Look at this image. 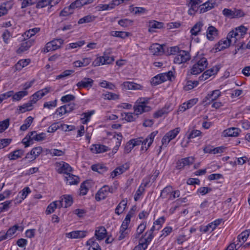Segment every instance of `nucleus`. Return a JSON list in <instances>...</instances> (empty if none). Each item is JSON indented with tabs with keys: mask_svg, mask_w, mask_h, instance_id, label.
<instances>
[{
	"mask_svg": "<svg viewBox=\"0 0 250 250\" xmlns=\"http://www.w3.org/2000/svg\"><path fill=\"white\" fill-rule=\"evenodd\" d=\"M102 96L104 99L109 100H116L119 99L120 98L119 95L112 92L104 93Z\"/></svg>",
	"mask_w": 250,
	"mask_h": 250,
	"instance_id": "a18cd8bd",
	"label": "nucleus"
},
{
	"mask_svg": "<svg viewBox=\"0 0 250 250\" xmlns=\"http://www.w3.org/2000/svg\"><path fill=\"white\" fill-rule=\"evenodd\" d=\"M61 200H63V206L62 208H66L70 207L73 203L72 197L69 195H64Z\"/></svg>",
	"mask_w": 250,
	"mask_h": 250,
	"instance_id": "ea45409f",
	"label": "nucleus"
},
{
	"mask_svg": "<svg viewBox=\"0 0 250 250\" xmlns=\"http://www.w3.org/2000/svg\"><path fill=\"white\" fill-rule=\"evenodd\" d=\"M91 169L92 170L97 171L101 174H103L107 170V168L106 167L99 164L92 165Z\"/></svg>",
	"mask_w": 250,
	"mask_h": 250,
	"instance_id": "79ce46f5",
	"label": "nucleus"
},
{
	"mask_svg": "<svg viewBox=\"0 0 250 250\" xmlns=\"http://www.w3.org/2000/svg\"><path fill=\"white\" fill-rule=\"evenodd\" d=\"M51 89L50 87H46L40 90L33 94L31 97V99L33 103H36L39 99H41Z\"/></svg>",
	"mask_w": 250,
	"mask_h": 250,
	"instance_id": "ddd939ff",
	"label": "nucleus"
},
{
	"mask_svg": "<svg viewBox=\"0 0 250 250\" xmlns=\"http://www.w3.org/2000/svg\"><path fill=\"white\" fill-rule=\"evenodd\" d=\"M28 94L26 91H21L16 93L14 95L13 94L12 99L13 101H20L24 96L27 95Z\"/></svg>",
	"mask_w": 250,
	"mask_h": 250,
	"instance_id": "603ef678",
	"label": "nucleus"
},
{
	"mask_svg": "<svg viewBox=\"0 0 250 250\" xmlns=\"http://www.w3.org/2000/svg\"><path fill=\"white\" fill-rule=\"evenodd\" d=\"M195 161V159L193 157H188L181 159L177 161L176 164V168L177 169H182L186 166H189L192 165Z\"/></svg>",
	"mask_w": 250,
	"mask_h": 250,
	"instance_id": "6e6552de",
	"label": "nucleus"
},
{
	"mask_svg": "<svg viewBox=\"0 0 250 250\" xmlns=\"http://www.w3.org/2000/svg\"><path fill=\"white\" fill-rule=\"evenodd\" d=\"M94 81L90 78L84 77L81 81L78 82L76 85L79 89L83 88L89 89L92 87Z\"/></svg>",
	"mask_w": 250,
	"mask_h": 250,
	"instance_id": "1a4fd4ad",
	"label": "nucleus"
},
{
	"mask_svg": "<svg viewBox=\"0 0 250 250\" xmlns=\"http://www.w3.org/2000/svg\"><path fill=\"white\" fill-rule=\"evenodd\" d=\"M133 215V212L132 211H129L127 215H126L125 218L124 220L122 222L121 228H122V229H128V225L130 222V219Z\"/></svg>",
	"mask_w": 250,
	"mask_h": 250,
	"instance_id": "f704fd0d",
	"label": "nucleus"
},
{
	"mask_svg": "<svg viewBox=\"0 0 250 250\" xmlns=\"http://www.w3.org/2000/svg\"><path fill=\"white\" fill-rule=\"evenodd\" d=\"M154 236L152 232L147 231L146 232L145 237H142L139 240V245L142 246L143 250H145L151 241Z\"/></svg>",
	"mask_w": 250,
	"mask_h": 250,
	"instance_id": "9d476101",
	"label": "nucleus"
},
{
	"mask_svg": "<svg viewBox=\"0 0 250 250\" xmlns=\"http://www.w3.org/2000/svg\"><path fill=\"white\" fill-rule=\"evenodd\" d=\"M33 42L34 40L32 39L28 40L27 41H24V42L21 44L20 47L17 50V53L21 54L27 50L33 44Z\"/></svg>",
	"mask_w": 250,
	"mask_h": 250,
	"instance_id": "aec40b11",
	"label": "nucleus"
},
{
	"mask_svg": "<svg viewBox=\"0 0 250 250\" xmlns=\"http://www.w3.org/2000/svg\"><path fill=\"white\" fill-rule=\"evenodd\" d=\"M202 1L201 0H190L189 4L191 7H194L197 9L199 6L200 8H201Z\"/></svg>",
	"mask_w": 250,
	"mask_h": 250,
	"instance_id": "774afa93",
	"label": "nucleus"
},
{
	"mask_svg": "<svg viewBox=\"0 0 250 250\" xmlns=\"http://www.w3.org/2000/svg\"><path fill=\"white\" fill-rule=\"evenodd\" d=\"M23 150L21 149H17L10 152L8 155V158L10 160H15L21 158L23 156Z\"/></svg>",
	"mask_w": 250,
	"mask_h": 250,
	"instance_id": "473e14b6",
	"label": "nucleus"
},
{
	"mask_svg": "<svg viewBox=\"0 0 250 250\" xmlns=\"http://www.w3.org/2000/svg\"><path fill=\"white\" fill-rule=\"evenodd\" d=\"M95 17L92 15H87L84 17L80 19L78 21L79 24H82L84 23H88L93 21L95 20Z\"/></svg>",
	"mask_w": 250,
	"mask_h": 250,
	"instance_id": "864d4df0",
	"label": "nucleus"
},
{
	"mask_svg": "<svg viewBox=\"0 0 250 250\" xmlns=\"http://www.w3.org/2000/svg\"><path fill=\"white\" fill-rule=\"evenodd\" d=\"M221 95V92L218 89L213 90L208 93L203 99L202 103L205 105H209L213 101L216 100Z\"/></svg>",
	"mask_w": 250,
	"mask_h": 250,
	"instance_id": "423d86ee",
	"label": "nucleus"
},
{
	"mask_svg": "<svg viewBox=\"0 0 250 250\" xmlns=\"http://www.w3.org/2000/svg\"><path fill=\"white\" fill-rule=\"evenodd\" d=\"M122 86L125 90H139L142 88L140 84L132 82H125L122 84Z\"/></svg>",
	"mask_w": 250,
	"mask_h": 250,
	"instance_id": "412c9836",
	"label": "nucleus"
},
{
	"mask_svg": "<svg viewBox=\"0 0 250 250\" xmlns=\"http://www.w3.org/2000/svg\"><path fill=\"white\" fill-rule=\"evenodd\" d=\"M156 135V133L153 132L151 133L146 139L143 138V141L142 143H141V145H142L141 147L142 150H145V151H146L148 149L153 142L154 138Z\"/></svg>",
	"mask_w": 250,
	"mask_h": 250,
	"instance_id": "f8f14e48",
	"label": "nucleus"
},
{
	"mask_svg": "<svg viewBox=\"0 0 250 250\" xmlns=\"http://www.w3.org/2000/svg\"><path fill=\"white\" fill-rule=\"evenodd\" d=\"M112 36L120 38L121 39H125L131 35L130 32H112Z\"/></svg>",
	"mask_w": 250,
	"mask_h": 250,
	"instance_id": "e2e57ef3",
	"label": "nucleus"
},
{
	"mask_svg": "<svg viewBox=\"0 0 250 250\" xmlns=\"http://www.w3.org/2000/svg\"><path fill=\"white\" fill-rule=\"evenodd\" d=\"M150 100V98L147 97L139 98L136 101L133 106L134 112L138 115L150 111L151 108L148 105Z\"/></svg>",
	"mask_w": 250,
	"mask_h": 250,
	"instance_id": "f03ea898",
	"label": "nucleus"
},
{
	"mask_svg": "<svg viewBox=\"0 0 250 250\" xmlns=\"http://www.w3.org/2000/svg\"><path fill=\"white\" fill-rule=\"evenodd\" d=\"M86 245L89 246L88 250H101L99 244L96 241L94 237H92L86 242Z\"/></svg>",
	"mask_w": 250,
	"mask_h": 250,
	"instance_id": "c756f323",
	"label": "nucleus"
},
{
	"mask_svg": "<svg viewBox=\"0 0 250 250\" xmlns=\"http://www.w3.org/2000/svg\"><path fill=\"white\" fill-rule=\"evenodd\" d=\"M83 5H84V0H76L70 5V7L74 9L77 8H80Z\"/></svg>",
	"mask_w": 250,
	"mask_h": 250,
	"instance_id": "052dcab7",
	"label": "nucleus"
},
{
	"mask_svg": "<svg viewBox=\"0 0 250 250\" xmlns=\"http://www.w3.org/2000/svg\"><path fill=\"white\" fill-rule=\"evenodd\" d=\"M21 229V230H22V229L21 227L19 226L18 225H15L11 227H10L5 232L6 236L8 238H11V237L15 233L17 230Z\"/></svg>",
	"mask_w": 250,
	"mask_h": 250,
	"instance_id": "a19ab883",
	"label": "nucleus"
},
{
	"mask_svg": "<svg viewBox=\"0 0 250 250\" xmlns=\"http://www.w3.org/2000/svg\"><path fill=\"white\" fill-rule=\"evenodd\" d=\"M87 234L86 231L75 230L66 233V237L70 239H81L85 237Z\"/></svg>",
	"mask_w": 250,
	"mask_h": 250,
	"instance_id": "dca6fc26",
	"label": "nucleus"
},
{
	"mask_svg": "<svg viewBox=\"0 0 250 250\" xmlns=\"http://www.w3.org/2000/svg\"><path fill=\"white\" fill-rule=\"evenodd\" d=\"M180 49L178 46H172L167 48V51H165V53L167 55H177Z\"/></svg>",
	"mask_w": 250,
	"mask_h": 250,
	"instance_id": "4d7b16f0",
	"label": "nucleus"
},
{
	"mask_svg": "<svg viewBox=\"0 0 250 250\" xmlns=\"http://www.w3.org/2000/svg\"><path fill=\"white\" fill-rule=\"evenodd\" d=\"M217 6L216 0H208L201 5L200 13H204Z\"/></svg>",
	"mask_w": 250,
	"mask_h": 250,
	"instance_id": "4468645a",
	"label": "nucleus"
},
{
	"mask_svg": "<svg viewBox=\"0 0 250 250\" xmlns=\"http://www.w3.org/2000/svg\"><path fill=\"white\" fill-rule=\"evenodd\" d=\"M34 104L35 103H33L32 100L30 99V100L27 103L24 104L20 106L19 110L21 113H24L27 111H30L32 109L33 104Z\"/></svg>",
	"mask_w": 250,
	"mask_h": 250,
	"instance_id": "4c0bfd02",
	"label": "nucleus"
},
{
	"mask_svg": "<svg viewBox=\"0 0 250 250\" xmlns=\"http://www.w3.org/2000/svg\"><path fill=\"white\" fill-rule=\"evenodd\" d=\"M95 236L98 240H102L106 237V230L104 227H101L96 229Z\"/></svg>",
	"mask_w": 250,
	"mask_h": 250,
	"instance_id": "bb28decb",
	"label": "nucleus"
},
{
	"mask_svg": "<svg viewBox=\"0 0 250 250\" xmlns=\"http://www.w3.org/2000/svg\"><path fill=\"white\" fill-rule=\"evenodd\" d=\"M180 131V128L179 127H177L168 131L165 135L167 137H168L170 140H172L176 137Z\"/></svg>",
	"mask_w": 250,
	"mask_h": 250,
	"instance_id": "de8ad7c7",
	"label": "nucleus"
},
{
	"mask_svg": "<svg viewBox=\"0 0 250 250\" xmlns=\"http://www.w3.org/2000/svg\"><path fill=\"white\" fill-rule=\"evenodd\" d=\"M31 192L30 188L28 187H25L20 193L21 194L20 197L22 200L24 199L28 194Z\"/></svg>",
	"mask_w": 250,
	"mask_h": 250,
	"instance_id": "338daca9",
	"label": "nucleus"
},
{
	"mask_svg": "<svg viewBox=\"0 0 250 250\" xmlns=\"http://www.w3.org/2000/svg\"><path fill=\"white\" fill-rule=\"evenodd\" d=\"M170 105H165V106L162 109L157 110L153 114V117L154 118H158L162 117L165 115L167 114L170 111Z\"/></svg>",
	"mask_w": 250,
	"mask_h": 250,
	"instance_id": "393cba45",
	"label": "nucleus"
},
{
	"mask_svg": "<svg viewBox=\"0 0 250 250\" xmlns=\"http://www.w3.org/2000/svg\"><path fill=\"white\" fill-rule=\"evenodd\" d=\"M95 113L94 110H91L88 111L87 112L83 113L82 114V116H83V117L81 118V120L82 121L83 124H86L88 122L90 119V118L92 115H93Z\"/></svg>",
	"mask_w": 250,
	"mask_h": 250,
	"instance_id": "c03bdc74",
	"label": "nucleus"
},
{
	"mask_svg": "<svg viewBox=\"0 0 250 250\" xmlns=\"http://www.w3.org/2000/svg\"><path fill=\"white\" fill-rule=\"evenodd\" d=\"M74 72L73 70H65L63 71L61 74L57 75L56 77V80L62 79L66 77L70 76Z\"/></svg>",
	"mask_w": 250,
	"mask_h": 250,
	"instance_id": "6e6d98bb",
	"label": "nucleus"
},
{
	"mask_svg": "<svg viewBox=\"0 0 250 250\" xmlns=\"http://www.w3.org/2000/svg\"><path fill=\"white\" fill-rule=\"evenodd\" d=\"M127 203L126 199L122 200L115 208V213L118 215L123 213L126 207Z\"/></svg>",
	"mask_w": 250,
	"mask_h": 250,
	"instance_id": "72a5a7b5",
	"label": "nucleus"
},
{
	"mask_svg": "<svg viewBox=\"0 0 250 250\" xmlns=\"http://www.w3.org/2000/svg\"><path fill=\"white\" fill-rule=\"evenodd\" d=\"M219 68L217 66H213L209 69L205 71L203 74L199 78L200 81H205L208 79L210 77L214 75L218 72Z\"/></svg>",
	"mask_w": 250,
	"mask_h": 250,
	"instance_id": "2eb2a0df",
	"label": "nucleus"
},
{
	"mask_svg": "<svg viewBox=\"0 0 250 250\" xmlns=\"http://www.w3.org/2000/svg\"><path fill=\"white\" fill-rule=\"evenodd\" d=\"M166 46L159 43L152 44L149 48L150 53L154 56L162 55L165 53Z\"/></svg>",
	"mask_w": 250,
	"mask_h": 250,
	"instance_id": "0eeeda50",
	"label": "nucleus"
},
{
	"mask_svg": "<svg viewBox=\"0 0 250 250\" xmlns=\"http://www.w3.org/2000/svg\"><path fill=\"white\" fill-rule=\"evenodd\" d=\"M91 151L94 153H101L107 151L110 149L106 146L100 144L92 145Z\"/></svg>",
	"mask_w": 250,
	"mask_h": 250,
	"instance_id": "5701e85b",
	"label": "nucleus"
},
{
	"mask_svg": "<svg viewBox=\"0 0 250 250\" xmlns=\"http://www.w3.org/2000/svg\"><path fill=\"white\" fill-rule=\"evenodd\" d=\"M129 168V166L125 164L120 167H117L111 173V176L113 178L117 175H120Z\"/></svg>",
	"mask_w": 250,
	"mask_h": 250,
	"instance_id": "b1692460",
	"label": "nucleus"
},
{
	"mask_svg": "<svg viewBox=\"0 0 250 250\" xmlns=\"http://www.w3.org/2000/svg\"><path fill=\"white\" fill-rule=\"evenodd\" d=\"M146 227V222L144 221L142 222L138 227L136 232L134 235V237L135 239H138L140 238V235L142 234Z\"/></svg>",
	"mask_w": 250,
	"mask_h": 250,
	"instance_id": "e433bc0d",
	"label": "nucleus"
},
{
	"mask_svg": "<svg viewBox=\"0 0 250 250\" xmlns=\"http://www.w3.org/2000/svg\"><path fill=\"white\" fill-rule=\"evenodd\" d=\"M173 188L171 186H167L165 187L161 192L160 197L162 198H167L169 200L170 196L172 193Z\"/></svg>",
	"mask_w": 250,
	"mask_h": 250,
	"instance_id": "2f4dec72",
	"label": "nucleus"
},
{
	"mask_svg": "<svg viewBox=\"0 0 250 250\" xmlns=\"http://www.w3.org/2000/svg\"><path fill=\"white\" fill-rule=\"evenodd\" d=\"M225 137H236L238 135L239 129L236 127H231L225 130L223 132Z\"/></svg>",
	"mask_w": 250,
	"mask_h": 250,
	"instance_id": "c85d7f7f",
	"label": "nucleus"
},
{
	"mask_svg": "<svg viewBox=\"0 0 250 250\" xmlns=\"http://www.w3.org/2000/svg\"><path fill=\"white\" fill-rule=\"evenodd\" d=\"M238 32H229L226 38L220 40L214 46V49L220 51L228 48L231 45H234L237 41Z\"/></svg>",
	"mask_w": 250,
	"mask_h": 250,
	"instance_id": "f257e3e1",
	"label": "nucleus"
},
{
	"mask_svg": "<svg viewBox=\"0 0 250 250\" xmlns=\"http://www.w3.org/2000/svg\"><path fill=\"white\" fill-rule=\"evenodd\" d=\"M149 30L148 31H151L150 29H162L164 26V23L162 22H159L156 21H152L149 22Z\"/></svg>",
	"mask_w": 250,
	"mask_h": 250,
	"instance_id": "49530a36",
	"label": "nucleus"
},
{
	"mask_svg": "<svg viewBox=\"0 0 250 250\" xmlns=\"http://www.w3.org/2000/svg\"><path fill=\"white\" fill-rule=\"evenodd\" d=\"M165 81H166V79L164 78V76L163 75V74H161L154 77L151 79V83L152 84L156 85L160 83H162L164 82Z\"/></svg>",
	"mask_w": 250,
	"mask_h": 250,
	"instance_id": "58836bf2",
	"label": "nucleus"
},
{
	"mask_svg": "<svg viewBox=\"0 0 250 250\" xmlns=\"http://www.w3.org/2000/svg\"><path fill=\"white\" fill-rule=\"evenodd\" d=\"M60 0H41L37 4L36 7L38 8H42L47 6L52 7L57 4Z\"/></svg>",
	"mask_w": 250,
	"mask_h": 250,
	"instance_id": "a211bd4d",
	"label": "nucleus"
},
{
	"mask_svg": "<svg viewBox=\"0 0 250 250\" xmlns=\"http://www.w3.org/2000/svg\"><path fill=\"white\" fill-rule=\"evenodd\" d=\"M63 43V40L62 39H56L47 42L42 51L43 53H47L49 51L56 50L60 48Z\"/></svg>",
	"mask_w": 250,
	"mask_h": 250,
	"instance_id": "20e7f679",
	"label": "nucleus"
},
{
	"mask_svg": "<svg viewBox=\"0 0 250 250\" xmlns=\"http://www.w3.org/2000/svg\"><path fill=\"white\" fill-rule=\"evenodd\" d=\"M91 62L90 58H83L82 61H76L73 62L74 65L77 67H83L88 65Z\"/></svg>",
	"mask_w": 250,
	"mask_h": 250,
	"instance_id": "c9c22d12",
	"label": "nucleus"
},
{
	"mask_svg": "<svg viewBox=\"0 0 250 250\" xmlns=\"http://www.w3.org/2000/svg\"><path fill=\"white\" fill-rule=\"evenodd\" d=\"M250 234V229L246 230L238 236L237 239L240 242L242 241L244 243L247 240Z\"/></svg>",
	"mask_w": 250,
	"mask_h": 250,
	"instance_id": "3c124183",
	"label": "nucleus"
},
{
	"mask_svg": "<svg viewBox=\"0 0 250 250\" xmlns=\"http://www.w3.org/2000/svg\"><path fill=\"white\" fill-rule=\"evenodd\" d=\"M115 138L116 139V145L112 149L113 154H115L117 152L119 146H121L123 137L121 133H119V134H117L116 136H115Z\"/></svg>",
	"mask_w": 250,
	"mask_h": 250,
	"instance_id": "37998d69",
	"label": "nucleus"
},
{
	"mask_svg": "<svg viewBox=\"0 0 250 250\" xmlns=\"http://www.w3.org/2000/svg\"><path fill=\"white\" fill-rule=\"evenodd\" d=\"M63 200L56 201L50 203L47 207L45 213L49 214L53 212L57 208H61L63 207Z\"/></svg>",
	"mask_w": 250,
	"mask_h": 250,
	"instance_id": "f3484780",
	"label": "nucleus"
},
{
	"mask_svg": "<svg viewBox=\"0 0 250 250\" xmlns=\"http://www.w3.org/2000/svg\"><path fill=\"white\" fill-rule=\"evenodd\" d=\"M9 122L10 120L9 119L0 122V133L2 132L8 127Z\"/></svg>",
	"mask_w": 250,
	"mask_h": 250,
	"instance_id": "bf43d9fd",
	"label": "nucleus"
},
{
	"mask_svg": "<svg viewBox=\"0 0 250 250\" xmlns=\"http://www.w3.org/2000/svg\"><path fill=\"white\" fill-rule=\"evenodd\" d=\"M124 118L125 120L127 122H133L138 118V115H137L135 112L134 113H128L125 114Z\"/></svg>",
	"mask_w": 250,
	"mask_h": 250,
	"instance_id": "13d9d810",
	"label": "nucleus"
},
{
	"mask_svg": "<svg viewBox=\"0 0 250 250\" xmlns=\"http://www.w3.org/2000/svg\"><path fill=\"white\" fill-rule=\"evenodd\" d=\"M66 175L65 179L66 183L68 185H77L79 183V178L78 176L70 174L69 172Z\"/></svg>",
	"mask_w": 250,
	"mask_h": 250,
	"instance_id": "7c9ffc66",
	"label": "nucleus"
},
{
	"mask_svg": "<svg viewBox=\"0 0 250 250\" xmlns=\"http://www.w3.org/2000/svg\"><path fill=\"white\" fill-rule=\"evenodd\" d=\"M105 59L103 56L97 57L93 62L92 65L94 66H99L100 65L105 64Z\"/></svg>",
	"mask_w": 250,
	"mask_h": 250,
	"instance_id": "0e129e2a",
	"label": "nucleus"
},
{
	"mask_svg": "<svg viewBox=\"0 0 250 250\" xmlns=\"http://www.w3.org/2000/svg\"><path fill=\"white\" fill-rule=\"evenodd\" d=\"M42 148L41 146H38L33 148L30 151L26 154L25 159H29L35 160L42 152Z\"/></svg>",
	"mask_w": 250,
	"mask_h": 250,
	"instance_id": "6ab92c4d",
	"label": "nucleus"
},
{
	"mask_svg": "<svg viewBox=\"0 0 250 250\" xmlns=\"http://www.w3.org/2000/svg\"><path fill=\"white\" fill-rule=\"evenodd\" d=\"M208 61L206 58H202L193 65L190 69L192 75H197L204 71L208 65Z\"/></svg>",
	"mask_w": 250,
	"mask_h": 250,
	"instance_id": "7ed1b4c3",
	"label": "nucleus"
},
{
	"mask_svg": "<svg viewBox=\"0 0 250 250\" xmlns=\"http://www.w3.org/2000/svg\"><path fill=\"white\" fill-rule=\"evenodd\" d=\"M33 121V118L29 116L24 121V123L21 125L20 129L22 131H25L30 126Z\"/></svg>",
	"mask_w": 250,
	"mask_h": 250,
	"instance_id": "8fccbe9b",
	"label": "nucleus"
},
{
	"mask_svg": "<svg viewBox=\"0 0 250 250\" xmlns=\"http://www.w3.org/2000/svg\"><path fill=\"white\" fill-rule=\"evenodd\" d=\"M49 153L52 156H62L64 154V151L57 149H51L49 150Z\"/></svg>",
	"mask_w": 250,
	"mask_h": 250,
	"instance_id": "680f3d73",
	"label": "nucleus"
},
{
	"mask_svg": "<svg viewBox=\"0 0 250 250\" xmlns=\"http://www.w3.org/2000/svg\"><path fill=\"white\" fill-rule=\"evenodd\" d=\"M199 84V82L197 81H188L187 82L186 85L184 86V89L186 91H188L193 89Z\"/></svg>",
	"mask_w": 250,
	"mask_h": 250,
	"instance_id": "5fc2aeb1",
	"label": "nucleus"
},
{
	"mask_svg": "<svg viewBox=\"0 0 250 250\" xmlns=\"http://www.w3.org/2000/svg\"><path fill=\"white\" fill-rule=\"evenodd\" d=\"M30 62L29 59L20 60L15 65L16 68L18 70H21L22 68L27 66Z\"/></svg>",
	"mask_w": 250,
	"mask_h": 250,
	"instance_id": "09e8293b",
	"label": "nucleus"
},
{
	"mask_svg": "<svg viewBox=\"0 0 250 250\" xmlns=\"http://www.w3.org/2000/svg\"><path fill=\"white\" fill-rule=\"evenodd\" d=\"M118 5V2H117L116 0H113L109 4H99L97 8L99 10H108L114 8L116 6Z\"/></svg>",
	"mask_w": 250,
	"mask_h": 250,
	"instance_id": "a878e982",
	"label": "nucleus"
},
{
	"mask_svg": "<svg viewBox=\"0 0 250 250\" xmlns=\"http://www.w3.org/2000/svg\"><path fill=\"white\" fill-rule=\"evenodd\" d=\"M191 58L188 51L180 50L177 55L174 57L173 62L175 63L181 64L186 62Z\"/></svg>",
	"mask_w": 250,
	"mask_h": 250,
	"instance_id": "39448f33",
	"label": "nucleus"
},
{
	"mask_svg": "<svg viewBox=\"0 0 250 250\" xmlns=\"http://www.w3.org/2000/svg\"><path fill=\"white\" fill-rule=\"evenodd\" d=\"M198 102L197 99H192L187 103H183L179 108V111L180 112H183L187 109L191 108L194 105H195Z\"/></svg>",
	"mask_w": 250,
	"mask_h": 250,
	"instance_id": "4be33fe9",
	"label": "nucleus"
},
{
	"mask_svg": "<svg viewBox=\"0 0 250 250\" xmlns=\"http://www.w3.org/2000/svg\"><path fill=\"white\" fill-rule=\"evenodd\" d=\"M223 14L229 18H234V9L231 10L228 8H225L222 11Z\"/></svg>",
	"mask_w": 250,
	"mask_h": 250,
	"instance_id": "69168bd1",
	"label": "nucleus"
},
{
	"mask_svg": "<svg viewBox=\"0 0 250 250\" xmlns=\"http://www.w3.org/2000/svg\"><path fill=\"white\" fill-rule=\"evenodd\" d=\"M105 187V185L104 186L96 193L95 198L97 201L104 200L107 197L108 192Z\"/></svg>",
	"mask_w": 250,
	"mask_h": 250,
	"instance_id": "cd10ccee",
	"label": "nucleus"
},
{
	"mask_svg": "<svg viewBox=\"0 0 250 250\" xmlns=\"http://www.w3.org/2000/svg\"><path fill=\"white\" fill-rule=\"evenodd\" d=\"M56 170L59 173H64L67 174L72 170V167L70 166L64 162L57 163L56 164Z\"/></svg>",
	"mask_w": 250,
	"mask_h": 250,
	"instance_id": "9b49d317",
	"label": "nucleus"
}]
</instances>
